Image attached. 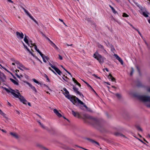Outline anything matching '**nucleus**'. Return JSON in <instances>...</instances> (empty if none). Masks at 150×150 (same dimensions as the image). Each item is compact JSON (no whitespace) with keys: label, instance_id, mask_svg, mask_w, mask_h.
<instances>
[{"label":"nucleus","instance_id":"f8f14e48","mask_svg":"<svg viewBox=\"0 0 150 150\" xmlns=\"http://www.w3.org/2000/svg\"><path fill=\"white\" fill-rule=\"evenodd\" d=\"M26 83L31 88L33 91H34L35 92H37V90L34 86L28 82H26Z\"/></svg>","mask_w":150,"mask_h":150},{"label":"nucleus","instance_id":"423d86ee","mask_svg":"<svg viewBox=\"0 0 150 150\" xmlns=\"http://www.w3.org/2000/svg\"><path fill=\"white\" fill-rule=\"evenodd\" d=\"M75 100L76 101V103H75V104H77V106L78 103H79L81 105H83V107L87 109L88 108L86 105H85L83 102L80 100L78 98L76 97Z\"/></svg>","mask_w":150,"mask_h":150},{"label":"nucleus","instance_id":"5fc2aeb1","mask_svg":"<svg viewBox=\"0 0 150 150\" xmlns=\"http://www.w3.org/2000/svg\"><path fill=\"white\" fill-rule=\"evenodd\" d=\"M29 17L33 20L34 19V18L31 15Z\"/></svg>","mask_w":150,"mask_h":150},{"label":"nucleus","instance_id":"7ed1b4c3","mask_svg":"<svg viewBox=\"0 0 150 150\" xmlns=\"http://www.w3.org/2000/svg\"><path fill=\"white\" fill-rule=\"evenodd\" d=\"M91 124L96 128H99L102 127V125L100 121L97 119L91 117L90 119Z\"/></svg>","mask_w":150,"mask_h":150},{"label":"nucleus","instance_id":"a211bd4d","mask_svg":"<svg viewBox=\"0 0 150 150\" xmlns=\"http://www.w3.org/2000/svg\"><path fill=\"white\" fill-rule=\"evenodd\" d=\"M98 47L99 48H100L102 50H103L104 51L103 52L104 53H105V52H107L106 51V50L104 49V47L102 45H101V44L98 43Z\"/></svg>","mask_w":150,"mask_h":150},{"label":"nucleus","instance_id":"4c0bfd02","mask_svg":"<svg viewBox=\"0 0 150 150\" xmlns=\"http://www.w3.org/2000/svg\"><path fill=\"white\" fill-rule=\"evenodd\" d=\"M49 62V65L53 69H54L56 67H55L50 62Z\"/></svg>","mask_w":150,"mask_h":150},{"label":"nucleus","instance_id":"4d7b16f0","mask_svg":"<svg viewBox=\"0 0 150 150\" xmlns=\"http://www.w3.org/2000/svg\"><path fill=\"white\" fill-rule=\"evenodd\" d=\"M136 31H137L138 32V33L140 35V36H142V34H141V33H140V32L138 30V29H137V30H136Z\"/></svg>","mask_w":150,"mask_h":150},{"label":"nucleus","instance_id":"6e6d98bb","mask_svg":"<svg viewBox=\"0 0 150 150\" xmlns=\"http://www.w3.org/2000/svg\"><path fill=\"white\" fill-rule=\"evenodd\" d=\"M59 58L60 60H62L63 59L62 57L60 55H59Z\"/></svg>","mask_w":150,"mask_h":150},{"label":"nucleus","instance_id":"393cba45","mask_svg":"<svg viewBox=\"0 0 150 150\" xmlns=\"http://www.w3.org/2000/svg\"><path fill=\"white\" fill-rule=\"evenodd\" d=\"M62 78L64 80L66 81L67 82L68 80L69 79L67 76H65L64 75H63V76L62 77Z\"/></svg>","mask_w":150,"mask_h":150},{"label":"nucleus","instance_id":"09e8293b","mask_svg":"<svg viewBox=\"0 0 150 150\" xmlns=\"http://www.w3.org/2000/svg\"><path fill=\"white\" fill-rule=\"evenodd\" d=\"M136 68H137V69L138 71V72L139 73V74H140V70L138 66H136Z\"/></svg>","mask_w":150,"mask_h":150},{"label":"nucleus","instance_id":"3c124183","mask_svg":"<svg viewBox=\"0 0 150 150\" xmlns=\"http://www.w3.org/2000/svg\"><path fill=\"white\" fill-rule=\"evenodd\" d=\"M22 43L23 45V46H24V47L25 48H27V46H26L25 44L23 42V41H22Z\"/></svg>","mask_w":150,"mask_h":150},{"label":"nucleus","instance_id":"a18cd8bd","mask_svg":"<svg viewBox=\"0 0 150 150\" xmlns=\"http://www.w3.org/2000/svg\"><path fill=\"white\" fill-rule=\"evenodd\" d=\"M138 139L142 143H143L144 144H145L146 145V146H148V145H147V144H146L145 142H143V141H142V140H141V139H138Z\"/></svg>","mask_w":150,"mask_h":150},{"label":"nucleus","instance_id":"c756f323","mask_svg":"<svg viewBox=\"0 0 150 150\" xmlns=\"http://www.w3.org/2000/svg\"><path fill=\"white\" fill-rule=\"evenodd\" d=\"M115 95L117 98L119 99H120L121 97V95L118 93H116Z\"/></svg>","mask_w":150,"mask_h":150},{"label":"nucleus","instance_id":"49530a36","mask_svg":"<svg viewBox=\"0 0 150 150\" xmlns=\"http://www.w3.org/2000/svg\"><path fill=\"white\" fill-rule=\"evenodd\" d=\"M14 61L16 64H19L20 63V62L18 60H14Z\"/></svg>","mask_w":150,"mask_h":150},{"label":"nucleus","instance_id":"f3484780","mask_svg":"<svg viewBox=\"0 0 150 150\" xmlns=\"http://www.w3.org/2000/svg\"><path fill=\"white\" fill-rule=\"evenodd\" d=\"M54 69L59 75H61V74H62L61 71L57 68L56 67Z\"/></svg>","mask_w":150,"mask_h":150},{"label":"nucleus","instance_id":"e2e57ef3","mask_svg":"<svg viewBox=\"0 0 150 150\" xmlns=\"http://www.w3.org/2000/svg\"><path fill=\"white\" fill-rule=\"evenodd\" d=\"M42 34V35L44 37H45L46 38V37H47L46 35L44 34L43 33H42V32L41 33Z\"/></svg>","mask_w":150,"mask_h":150},{"label":"nucleus","instance_id":"13d9d810","mask_svg":"<svg viewBox=\"0 0 150 150\" xmlns=\"http://www.w3.org/2000/svg\"><path fill=\"white\" fill-rule=\"evenodd\" d=\"M17 94L19 96V97H20L21 96H22V95H21L20 93H19V92H17Z\"/></svg>","mask_w":150,"mask_h":150},{"label":"nucleus","instance_id":"c03bdc74","mask_svg":"<svg viewBox=\"0 0 150 150\" xmlns=\"http://www.w3.org/2000/svg\"><path fill=\"white\" fill-rule=\"evenodd\" d=\"M72 80L73 81L76 83L78 81L76 80V79L74 78H72Z\"/></svg>","mask_w":150,"mask_h":150},{"label":"nucleus","instance_id":"79ce46f5","mask_svg":"<svg viewBox=\"0 0 150 150\" xmlns=\"http://www.w3.org/2000/svg\"><path fill=\"white\" fill-rule=\"evenodd\" d=\"M78 94L79 95V96L81 97H83L84 96L83 94L81 93L80 92H78Z\"/></svg>","mask_w":150,"mask_h":150},{"label":"nucleus","instance_id":"8fccbe9b","mask_svg":"<svg viewBox=\"0 0 150 150\" xmlns=\"http://www.w3.org/2000/svg\"><path fill=\"white\" fill-rule=\"evenodd\" d=\"M112 11L114 14H116V13H117V12L115 11V9L114 8H113L112 10Z\"/></svg>","mask_w":150,"mask_h":150},{"label":"nucleus","instance_id":"6ab92c4d","mask_svg":"<svg viewBox=\"0 0 150 150\" xmlns=\"http://www.w3.org/2000/svg\"><path fill=\"white\" fill-rule=\"evenodd\" d=\"M114 135H115L116 136H120V137H125V136L124 135L121 134L120 133L118 132H115L114 133Z\"/></svg>","mask_w":150,"mask_h":150},{"label":"nucleus","instance_id":"473e14b6","mask_svg":"<svg viewBox=\"0 0 150 150\" xmlns=\"http://www.w3.org/2000/svg\"><path fill=\"white\" fill-rule=\"evenodd\" d=\"M33 46H34L35 50L38 52L39 51V50L38 49L37 46L35 44H33Z\"/></svg>","mask_w":150,"mask_h":150},{"label":"nucleus","instance_id":"f704fd0d","mask_svg":"<svg viewBox=\"0 0 150 150\" xmlns=\"http://www.w3.org/2000/svg\"><path fill=\"white\" fill-rule=\"evenodd\" d=\"M122 16L123 17H129V16L127 14H126L125 13H123Z\"/></svg>","mask_w":150,"mask_h":150},{"label":"nucleus","instance_id":"1a4fd4ad","mask_svg":"<svg viewBox=\"0 0 150 150\" xmlns=\"http://www.w3.org/2000/svg\"><path fill=\"white\" fill-rule=\"evenodd\" d=\"M85 139H86L88 141H89L93 144H96L99 146H100V144L98 142H97L95 141L93 139H90V138H85Z\"/></svg>","mask_w":150,"mask_h":150},{"label":"nucleus","instance_id":"e433bc0d","mask_svg":"<svg viewBox=\"0 0 150 150\" xmlns=\"http://www.w3.org/2000/svg\"><path fill=\"white\" fill-rule=\"evenodd\" d=\"M33 80L34 82L38 84H40V83L38 81H37V80H36V79H33Z\"/></svg>","mask_w":150,"mask_h":150},{"label":"nucleus","instance_id":"aec40b11","mask_svg":"<svg viewBox=\"0 0 150 150\" xmlns=\"http://www.w3.org/2000/svg\"><path fill=\"white\" fill-rule=\"evenodd\" d=\"M108 78L109 79H110L112 81H115V78L112 76V75L111 74H109V75L108 76Z\"/></svg>","mask_w":150,"mask_h":150},{"label":"nucleus","instance_id":"c9c22d12","mask_svg":"<svg viewBox=\"0 0 150 150\" xmlns=\"http://www.w3.org/2000/svg\"><path fill=\"white\" fill-rule=\"evenodd\" d=\"M44 77L46 78L47 79V82H50V80L49 78H48V76L46 75V74H45V76Z\"/></svg>","mask_w":150,"mask_h":150},{"label":"nucleus","instance_id":"a878e982","mask_svg":"<svg viewBox=\"0 0 150 150\" xmlns=\"http://www.w3.org/2000/svg\"><path fill=\"white\" fill-rule=\"evenodd\" d=\"M19 65V66L21 67L22 68H23L24 69L26 70H28V68H27L26 67H25L21 63H20Z\"/></svg>","mask_w":150,"mask_h":150},{"label":"nucleus","instance_id":"412c9836","mask_svg":"<svg viewBox=\"0 0 150 150\" xmlns=\"http://www.w3.org/2000/svg\"><path fill=\"white\" fill-rule=\"evenodd\" d=\"M82 81L85 83L87 85L88 87L90 88L92 90V91H93L94 92L96 93V92L92 88L91 86L88 83H87L86 81H85L83 80H82Z\"/></svg>","mask_w":150,"mask_h":150},{"label":"nucleus","instance_id":"de8ad7c7","mask_svg":"<svg viewBox=\"0 0 150 150\" xmlns=\"http://www.w3.org/2000/svg\"><path fill=\"white\" fill-rule=\"evenodd\" d=\"M93 76L95 77L97 79H100L99 77H98L95 74H93Z\"/></svg>","mask_w":150,"mask_h":150},{"label":"nucleus","instance_id":"9b49d317","mask_svg":"<svg viewBox=\"0 0 150 150\" xmlns=\"http://www.w3.org/2000/svg\"><path fill=\"white\" fill-rule=\"evenodd\" d=\"M18 98L21 102H22L23 104H26V103H25V102H27V101L25 100L23 96H21L20 97H19Z\"/></svg>","mask_w":150,"mask_h":150},{"label":"nucleus","instance_id":"a19ab883","mask_svg":"<svg viewBox=\"0 0 150 150\" xmlns=\"http://www.w3.org/2000/svg\"><path fill=\"white\" fill-rule=\"evenodd\" d=\"M49 69L51 70L52 72H53L55 74L57 75V74H56V73L50 67H49Z\"/></svg>","mask_w":150,"mask_h":150},{"label":"nucleus","instance_id":"680f3d73","mask_svg":"<svg viewBox=\"0 0 150 150\" xmlns=\"http://www.w3.org/2000/svg\"><path fill=\"white\" fill-rule=\"evenodd\" d=\"M35 57L37 59H38V60H39V61H40L42 63V62L41 61V60H40L36 56H35Z\"/></svg>","mask_w":150,"mask_h":150},{"label":"nucleus","instance_id":"864d4df0","mask_svg":"<svg viewBox=\"0 0 150 150\" xmlns=\"http://www.w3.org/2000/svg\"><path fill=\"white\" fill-rule=\"evenodd\" d=\"M29 17L33 20L34 19V18L31 15Z\"/></svg>","mask_w":150,"mask_h":150},{"label":"nucleus","instance_id":"b1692460","mask_svg":"<svg viewBox=\"0 0 150 150\" xmlns=\"http://www.w3.org/2000/svg\"><path fill=\"white\" fill-rule=\"evenodd\" d=\"M10 80L14 84L18 85V83L16 82V81L13 79L12 78H10Z\"/></svg>","mask_w":150,"mask_h":150},{"label":"nucleus","instance_id":"f257e3e1","mask_svg":"<svg viewBox=\"0 0 150 150\" xmlns=\"http://www.w3.org/2000/svg\"><path fill=\"white\" fill-rule=\"evenodd\" d=\"M133 96L142 101L145 103L147 107L150 108V96L144 95H140L136 93H134Z\"/></svg>","mask_w":150,"mask_h":150},{"label":"nucleus","instance_id":"4468645a","mask_svg":"<svg viewBox=\"0 0 150 150\" xmlns=\"http://www.w3.org/2000/svg\"><path fill=\"white\" fill-rule=\"evenodd\" d=\"M53 112L55 113L56 115L59 117H62V115L56 109H54L53 110Z\"/></svg>","mask_w":150,"mask_h":150},{"label":"nucleus","instance_id":"2f4dec72","mask_svg":"<svg viewBox=\"0 0 150 150\" xmlns=\"http://www.w3.org/2000/svg\"><path fill=\"white\" fill-rule=\"evenodd\" d=\"M24 41L29 46L30 45L28 43V38H24Z\"/></svg>","mask_w":150,"mask_h":150},{"label":"nucleus","instance_id":"ddd939ff","mask_svg":"<svg viewBox=\"0 0 150 150\" xmlns=\"http://www.w3.org/2000/svg\"><path fill=\"white\" fill-rule=\"evenodd\" d=\"M114 56L116 57V58L119 61L121 64H123V62L122 59L117 55L116 54H114Z\"/></svg>","mask_w":150,"mask_h":150},{"label":"nucleus","instance_id":"bb28decb","mask_svg":"<svg viewBox=\"0 0 150 150\" xmlns=\"http://www.w3.org/2000/svg\"><path fill=\"white\" fill-rule=\"evenodd\" d=\"M54 48L57 50L58 49V47L53 42L52 43L50 44Z\"/></svg>","mask_w":150,"mask_h":150},{"label":"nucleus","instance_id":"5701e85b","mask_svg":"<svg viewBox=\"0 0 150 150\" xmlns=\"http://www.w3.org/2000/svg\"><path fill=\"white\" fill-rule=\"evenodd\" d=\"M135 127L137 129V130L139 131H142V129L139 125H135Z\"/></svg>","mask_w":150,"mask_h":150},{"label":"nucleus","instance_id":"20e7f679","mask_svg":"<svg viewBox=\"0 0 150 150\" xmlns=\"http://www.w3.org/2000/svg\"><path fill=\"white\" fill-rule=\"evenodd\" d=\"M93 57L96 59L100 64H103L104 62V60L105 59L104 57H102L100 54L96 52L94 54Z\"/></svg>","mask_w":150,"mask_h":150},{"label":"nucleus","instance_id":"69168bd1","mask_svg":"<svg viewBox=\"0 0 150 150\" xmlns=\"http://www.w3.org/2000/svg\"><path fill=\"white\" fill-rule=\"evenodd\" d=\"M40 56L42 57V59L43 58H44L45 56L43 54L41 55Z\"/></svg>","mask_w":150,"mask_h":150},{"label":"nucleus","instance_id":"4be33fe9","mask_svg":"<svg viewBox=\"0 0 150 150\" xmlns=\"http://www.w3.org/2000/svg\"><path fill=\"white\" fill-rule=\"evenodd\" d=\"M0 114L1 115L5 117L6 119H7L8 118L6 117V114L4 113L0 109Z\"/></svg>","mask_w":150,"mask_h":150},{"label":"nucleus","instance_id":"72a5a7b5","mask_svg":"<svg viewBox=\"0 0 150 150\" xmlns=\"http://www.w3.org/2000/svg\"><path fill=\"white\" fill-rule=\"evenodd\" d=\"M73 89L74 90V91L77 94L78 92H79V91H78V88H76L75 87H74V88H73Z\"/></svg>","mask_w":150,"mask_h":150},{"label":"nucleus","instance_id":"603ef678","mask_svg":"<svg viewBox=\"0 0 150 150\" xmlns=\"http://www.w3.org/2000/svg\"><path fill=\"white\" fill-rule=\"evenodd\" d=\"M146 90L148 92L150 93V87L147 88H146Z\"/></svg>","mask_w":150,"mask_h":150},{"label":"nucleus","instance_id":"58836bf2","mask_svg":"<svg viewBox=\"0 0 150 150\" xmlns=\"http://www.w3.org/2000/svg\"><path fill=\"white\" fill-rule=\"evenodd\" d=\"M46 39L48 41H49L50 42V44H51V43H52L53 42L50 40V39L47 37H46Z\"/></svg>","mask_w":150,"mask_h":150},{"label":"nucleus","instance_id":"37998d69","mask_svg":"<svg viewBox=\"0 0 150 150\" xmlns=\"http://www.w3.org/2000/svg\"><path fill=\"white\" fill-rule=\"evenodd\" d=\"M141 13H143V12H145L146 11V10L144 8H142L141 9Z\"/></svg>","mask_w":150,"mask_h":150},{"label":"nucleus","instance_id":"f03ea898","mask_svg":"<svg viewBox=\"0 0 150 150\" xmlns=\"http://www.w3.org/2000/svg\"><path fill=\"white\" fill-rule=\"evenodd\" d=\"M63 90L65 92L63 91L62 93L65 96V97L69 99L74 105L77 106V104H75V103H76V101L75 100L76 97L73 95H69V92L66 88H63Z\"/></svg>","mask_w":150,"mask_h":150},{"label":"nucleus","instance_id":"7c9ffc66","mask_svg":"<svg viewBox=\"0 0 150 150\" xmlns=\"http://www.w3.org/2000/svg\"><path fill=\"white\" fill-rule=\"evenodd\" d=\"M40 125L42 128L45 129L46 130L48 129V127H46L44 125L42 124L41 123V125Z\"/></svg>","mask_w":150,"mask_h":150},{"label":"nucleus","instance_id":"39448f33","mask_svg":"<svg viewBox=\"0 0 150 150\" xmlns=\"http://www.w3.org/2000/svg\"><path fill=\"white\" fill-rule=\"evenodd\" d=\"M5 90L8 93H10L11 94L13 95V96L16 98H19V96L16 93L14 92V90L12 89L11 88L9 89H8L6 88H4Z\"/></svg>","mask_w":150,"mask_h":150},{"label":"nucleus","instance_id":"2eb2a0df","mask_svg":"<svg viewBox=\"0 0 150 150\" xmlns=\"http://www.w3.org/2000/svg\"><path fill=\"white\" fill-rule=\"evenodd\" d=\"M10 134L12 137L17 139H18V136L16 133L12 132H10Z\"/></svg>","mask_w":150,"mask_h":150},{"label":"nucleus","instance_id":"0eeeda50","mask_svg":"<svg viewBox=\"0 0 150 150\" xmlns=\"http://www.w3.org/2000/svg\"><path fill=\"white\" fill-rule=\"evenodd\" d=\"M17 37L19 39H22L23 38L24 35L22 32H16V33Z\"/></svg>","mask_w":150,"mask_h":150},{"label":"nucleus","instance_id":"6e6552de","mask_svg":"<svg viewBox=\"0 0 150 150\" xmlns=\"http://www.w3.org/2000/svg\"><path fill=\"white\" fill-rule=\"evenodd\" d=\"M36 146L40 148L41 150H48V149L44 147L42 145L39 143L36 144Z\"/></svg>","mask_w":150,"mask_h":150},{"label":"nucleus","instance_id":"0e129e2a","mask_svg":"<svg viewBox=\"0 0 150 150\" xmlns=\"http://www.w3.org/2000/svg\"><path fill=\"white\" fill-rule=\"evenodd\" d=\"M42 34V35L44 37H45L46 38V37H47L46 35L44 34L43 33H42V32L41 33Z\"/></svg>","mask_w":150,"mask_h":150},{"label":"nucleus","instance_id":"774afa93","mask_svg":"<svg viewBox=\"0 0 150 150\" xmlns=\"http://www.w3.org/2000/svg\"><path fill=\"white\" fill-rule=\"evenodd\" d=\"M36 24H38V22L36 21L34 19L33 20Z\"/></svg>","mask_w":150,"mask_h":150},{"label":"nucleus","instance_id":"ea45409f","mask_svg":"<svg viewBox=\"0 0 150 150\" xmlns=\"http://www.w3.org/2000/svg\"><path fill=\"white\" fill-rule=\"evenodd\" d=\"M134 71V69L132 67L131 68V71L130 73V75L131 76L132 75Z\"/></svg>","mask_w":150,"mask_h":150},{"label":"nucleus","instance_id":"9d476101","mask_svg":"<svg viewBox=\"0 0 150 150\" xmlns=\"http://www.w3.org/2000/svg\"><path fill=\"white\" fill-rule=\"evenodd\" d=\"M72 114L75 117H77L78 118H79L80 117L79 114L76 112H74L73 110H71Z\"/></svg>","mask_w":150,"mask_h":150},{"label":"nucleus","instance_id":"c85d7f7f","mask_svg":"<svg viewBox=\"0 0 150 150\" xmlns=\"http://www.w3.org/2000/svg\"><path fill=\"white\" fill-rule=\"evenodd\" d=\"M136 86L138 87H142V85L141 83L139 81H138L136 84Z\"/></svg>","mask_w":150,"mask_h":150},{"label":"nucleus","instance_id":"cd10ccee","mask_svg":"<svg viewBox=\"0 0 150 150\" xmlns=\"http://www.w3.org/2000/svg\"><path fill=\"white\" fill-rule=\"evenodd\" d=\"M149 13H146L145 12H143L142 14L145 17H147L149 16L148 14Z\"/></svg>","mask_w":150,"mask_h":150},{"label":"nucleus","instance_id":"052dcab7","mask_svg":"<svg viewBox=\"0 0 150 150\" xmlns=\"http://www.w3.org/2000/svg\"><path fill=\"white\" fill-rule=\"evenodd\" d=\"M76 84L79 87L81 86L80 84L78 82Z\"/></svg>","mask_w":150,"mask_h":150},{"label":"nucleus","instance_id":"dca6fc26","mask_svg":"<svg viewBox=\"0 0 150 150\" xmlns=\"http://www.w3.org/2000/svg\"><path fill=\"white\" fill-rule=\"evenodd\" d=\"M2 77H3L4 79H6V76L3 73L1 72L0 71V79L2 80L3 82H4V81L2 78Z\"/></svg>","mask_w":150,"mask_h":150},{"label":"nucleus","instance_id":"bf43d9fd","mask_svg":"<svg viewBox=\"0 0 150 150\" xmlns=\"http://www.w3.org/2000/svg\"><path fill=\"white\" fill-rule=\"evenodd\" d=\"M29 53L31 54L32 55L33 57H35V55L34 54H33L31 52V51H30V52H29Z\"/></svg>","mask_w":150,"mask_h":150},{"label":"nucleus","instance_id":"338daca9","mask_svg":"<svg viewBox=\"0 0 150 150\" xmlns=\"http://www.w3.org/2000/svg\"><path fill=\"white\" fill-rule=\"evenodd\" d=\"M135 30H137V29H136V28H134L132 25H130Z\"/></svg>","mask_w":150,"mask_h":150}]
</instances>
